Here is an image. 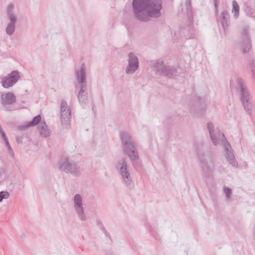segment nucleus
I'll return each instance as SVG.
<instances>
[{
    "label": "nucleus",
    "mask_w": 255,
    "mask_h": 255,
    "mask_svg": "<svg viewBox=\"0 0 255 255\" xmlns=\"http://www.w3.org/2000/svg\"><path fill=\"white\" fill-rule=\"evenodd\" d=\"M162 1L161 0H133L132 12L135 19L147 22L150 18H158L161 15Z\"/></svg>",
    "instance_id": "1"
},
{
    "label": "nucleus",
    "mask_w": 255,
    "mask_h": 255,
    "mask_svg": "<svg viewBox=\"0 0 255 255\" xmlns=\"http://www.w3.org/2000/svg\"><path fill=\"white\" fill-rule=\"evenodd\" d=\"M75 77L76 81L75 88L79 89L77 97L80 105L85 108L88 100L87 93L86 68L85 65L82 63L79 69L75 70Z\"/></svg>",
    "instance_id": "2"
},
{
    "label": "nucleus",
    "mask_w": 255,
    "mask_h": 255,
    "mask_svg": "<svg viewBox=\"0 0 255 255\" xmlns=\"http://www.w3.org/2000/svg\"><path fill=\"white\" fill-rule=\"evenodd\" d=\"M206 148V146L203 144L198 145L195 148V153L199 161L201 167L204 172L205 176L208 178L211 176L214 168V160L211 157L209 161L205 158L204 151Z\"/></svg>",
    "instance_id": "3"
},
{
    "label": "nucleus",
    "mask_w": 255,
    "mask_h": 255,
    "mask_svg": "<svg viewBox=\"0 0 255 255\" xmlns=\"http://www.w3.org/2000/svg\"><path fill=\"white\" fill-rule=\"evenodd\" d=\"M127 157L119 159L115 164L116 169L121 176L125 186L129 190H133L134 187V183L131 179L129 170L128 169Z\"/></svg>",
    "instance_id": "4"
},
{
    "label": "nucleus",
    "mask_w": 255,
    "mask_h": 255,
    "mask_svg": "<svg viewBox=\"0 0 255 255\" xmlns=\"http://www.w3.org/2000/svg\"><path fill=\"white\" fill-rule=\"evenodd\" d=\"M59 168L61 171L76 177L80 176L81 173L80 166L67 156H62L60 159Z\"/></svg>",
    "instance_id": "5"
},
{
    "label": "nucleus",
    "mask_w": 255,
    "mask_h": 255,
    "mask_svg": "<svg viewBox=\"0 0 255 255\" xmlns=\"http://www.w3.org/2000/svg\"><path fill=\"white\" fill-rule=\"evenodd\" d=\"M237 86L240 91L241 101L245 111L251 114L252 105L250 100V94L242 79L238 78L236 79Z\"/></svg>",
    "instance_id": "6"
},
{
    "label": "nucleus",
    "mask_w": 255,
    "mask_h": 255,
    "mask_svg": "<svg viewBox=\"0 0 255 255\" xmlns=\"http://www.w3.org/2000/svg\"><path fill=\"white\" fill-rule=\"evenodd\" d=\"M6 14L9 22L5 27V33L8 35H11L15 29V24L17 21V14L15 11L14 5L9 4L6 9Z\"/></svg>",
    "instance_id": "7"
},
{
    "label": "nucleus",
    "mask_w": 255,
    "mask_h": 255,
    "mask_svg": "<svg viewBox=\"0 0 255 255\" xmlns=\"http://www.w3.org/2000/svg\"><path fill=\"white\" fill-rule=\"evenodd\" d=\"M71 113V110L68 108L66 101L63 100L60 106V122L63 128H66L69 125Z\"/></svg>",
    "instance_id": "8"
},
{
    "label": "nucleus",
    "mask_w": 255,
    "mask_h": 255,
    "mask_svg": "<svg viewBox=\"0 0 255 255\" xmlns=\"http://www.w3.org/2000/svg\"><path fill=\"white\" fill-rule=\"evenodd\" d=\"M16 102V97L11 92L2 94L1 95V103L3 108L6 111H11L15 109L12 105Z\"/></svg>",
    "instance_id": "9"
},
{
    "label": "nucleus",
    "mask_w": 255,
    "mask_h": 255,
    "mask_svg": "<svg viewBox=\"0 0 255 255\" xmlns=\"http://www.w3.org/2000/svg\"><path fill=\"white\" fill-rule=\"evenodd\" d=\"M207 128L209 130L210 138L215 145H217L220 140L224 139V134L218 129H215L212 122L207 123Z\"/></svg>",
    "instance_id": "10"
},
{
    "label": "nucleus",
    "mask_w": 255,
    "mask_h": 255,
    "mask_svg": "<svg viewBox=\"0 0 255 255\" xmlns=\"http://www.w3.org/2000/svg\"><path fill=\"white\" fill-rule=\"evenodd\" d=\"M241 46L243 52L244 53H248L252 48L248 27H245L243 29L241 34Z\"/></svg>",
    "instance_id": "11"
},
{
    "label": "nucleus",
    "mask_w": 255,
    "mask_h": 255,
    "mask_svg": "<svg viewBox=\"0 0 255 255\" xmlns=\"http://www.w3.org/2000/svg\"><path fill=\"white\" fill-rule=\"evenodd\" d=\"M74 207L75 212L79 220L85 221L86 220V216L84 212L83 207L82 197L79 194H76L74 197Z\"/></svg>",
    "instance_id": "12"
},
{
    "label": "nucleus",
    "mask_w": 255,
    "mask_h": 255,
    "mask_svg": "<svg viewBox=\"0 0 255 255\" xmlns=\"http://www.w3.org/2000/svg\"><path fill=\"white\" fill-rule=\"evenodd\" d=\"M223 145L226 158L233 166L237 167L238 163L233 152V149L229 142L225 139L223 141Z\"/></svg>",
    "instance_id": "13"
},
{
    "label": "nucleus",
    "mask_w": 255,
    "mask_h": 255,
    "mask_svg": "<svg viewBox=\"0 0 255 255\" xmlns=\"http://www.w3.org/2000/svg\"><path fill=\"white\" fill-rule=\"evenodd\" d=\"M139 62L136 56L133 52H129L128 54V65L126 69L127 74L134 73L138 68Z\"/></svg>",
    "instance_id": "14"
},
{
    "label": "nucleus",
    "mask_w": 255,
    "mask_h": 255,
    "mask_svg": "<svg viewBox=\"0 0 255 255\" xmlns=\"http://www.w3.org/2000/svg\"><path fill=\"white\" fill-rule=\"evenodd\" d=\"M19 78V72L18 71H13L7 76L2 78V85L4 88H8L16 83Z\"/></svg>",
    "instance_id": "15"
},
{
    "label": "nucleus",
    "mask_w": 255,
    "mask_h": 255,
    "mask_svg": "<svg viewBox=\"0 0 255 255\" xmlns=\"http://www.w3.org/2000/svg\"><path fill=\"white\" fill-rule=\"evenodd\" d=\"M135 146V142L123 146L124 153L128 155L130 159H134L138 157V152Z\"/></svg>",
    "instance_id": "16"
},
{
    "label": "nucleus",
    "mask_w": 255,
    "mask_h": 255,
    "mask_svg": "<svg viewBox=\"0 0 255 255\" xmlns=\"http://www.w3.org/2000/svg\"><path fill=\"white\" fill-rule=\"evenodd\" d=\"M135 146V142L123 146L124 153L128 155L130 159H134L138 157V152Z\"/></svg>",
    "instance_id": "17"
},
{
    "label": "nucleus",
    "mask_w": 255,
    "mask_h": 255,
    "mask_svg": "<svg viewBox=\"0 0 255 255\" xmlns=\"http://www.w3.org/2000/svg\"><path fill=\"white\" fill-rule=\"evenodd\" d=\"M41 118L40 115H38L33 117V118L31 121L27 122L25 124L19 126L18 127V129L20 130H22L29 127L35 126L41 123Z\"/></svg>",
    "instance_id": "18"
},
{
    "label": "nucleus",
    "mask_w": 255,
    "mask_h": 255,
    "mask_svg": "<svg viewBox=\"0 0 255 255\" xmlns=\"http://www.w3.org/2000/svg\"><path fill=\"white\" fill-rule=\"evenodd\" d=\"M222 26L225 32L230 23V14L226 10L223 11L220 15Z\"/></svg>",
    "instance_id": "19"
},
{
    "label": "nucleus",
    "mask_w": 255,
    "mask_h": 255,
    "mask_svg": "<svg viewBox=\"0 0 255 255\" xmlns=\"http://www.w3.org/2000/svg\"><path fill=\"white\" fill-rule=\"evenodd\" d=\"M40 135L47 137L50 135L51 131L45 121H42L38 126Z\"/></svg>",
    "instance_id": "20"
},
{
    "label": "nucleus",
    "mask_w": 255,
    "mask_h": 255,
    "mask_svg": "<svg viewBox=\"0 0 255 255\" xmlns=\"http://www.w3.org/2000/svg\"><path fill=\"white\" fill-rule=\"evenodd\" d=\"M120 136L123 146L135 142L131 135L128 132H122Z\"/></svg>",
    "instance_id": "21"
},
{
    "label": "nucleus",
    "mask_w": 255,
    "mask_h": 255,
    "mask_svg": "<svg viewBox=\"0 0 255 255\" xmlns=\"http://www.w3.org/2000/svg\"><path fill=\"white\" fill-rule=\"evenodd\" d=\"M176 73L177 69L175 67L165 66L162 69L161 75L172 78L176 75Z\"/></svg>",
    "instance_id": "22"
},
{
    "label": "nucleus",
    "mask_w": 255,
    "mask_h": 255,
    "mask_svg": "<svg viewBox=\"0 0 255 255\" xmlns=\"http://www.w3.org/2000/svg\"><path fill=\"white\" fill-rule=\"evenodd\" d=\"M233 8L232 12L234 13V17L235 19H237L239 17V12H240V7L236 0H233L232 2Z\"/></svg>",
    "instance_id": "23"
},
{
    "label": "nucleus",
    "mask_w": 255,
    "mask_h": 255,
    "mask_svg": "<svg viewBox=\"0 0 255 255\" xmlns=\"http://www.w3.org/2000/svg\"><path fill=\"white\" fill-rule=\"evenodd\" d=\"M186 9L187 12V15L189 18L192 17V7L191 6V3L190 0H186L185 2Z\"/></svg>",
    "instance_id": "24"
},
{
    "label": "nucleus",
    "mask_w": 255,
    "mask_h": 255,
    "mask_svg": "<svg viewBox=\"0 0 255 255\" xmlns=\"http://www.w3.org/2000/svg\"><path fill=\"white\" fill-rule=\"evenodd\" d=\"M164 62L163 61H157L154 65V68L158 71L160 75L162 74V69L164 67Z\"/></svg>",
    "instance_id": "25"
},
{
    "label": "nucleus",
    "mask_w": 255,
    "mask_h": 255,
    "mask_svg": "<svg viewBox=\"0 0 255 255\" xmlns=\"http://www.w3.org/2000/svg\"><path fill=\"white\" fill-rule=\"evenodd\" d=\"M139 159V155H138V157L137 158H135L134 159H130L131 162H132V166L136 171H138L139 168L141 167V164L138 161Z\"/></svg>",
    "instance_id": "26"
},
{
    "label": "nucleus",
    "mask_w": 255,
    "mask_h": 255,
    "mask_svg": "<svg viewBox=\"0 0 255 255\" xmlns=\"http://www.w3.org/2000/svg\"><path fill=\"white\" fill-rule=\"evenodd\" d=\"M224 193L225 195V196H226L227 201L228 202L230 201V198H231V194H232L231 189H230L228 187H225L224 188Z\"/></svg>",
    "instance_id": "27"
},
{
    "label": "nucleus",
    "mask_w": 255,
    "mask_h": 255,
    "mask_svg": "<svg viewBox=\"0 0 255 255\" xmlns=\"http://www.w3.org/2000/svg\"><path fill=\"white\" fill-rule=\"evenodd\" d=\"M197 101L196 102V105H200V106L201 107V109H204L205 107V100L203 98L200 97H196ZM203 110H202L201 112L202 113Z\"/></svg>",
    "instance_id": "28"
},
{
    "label": "nucleus",
    "mask_w": 255,
    "mask_h": 255,
    "mask_svg": "<svg viewBox=\"0 0 255 255\" xmlns=\"http://www.w3.org/2000/svg\"><path fill=\"white\" fill-rule=\"evenodd\" d=\"M10 194L7 191H2L0 192V202L3 199H6L9 198Z\"/></svg>",
    "instance_id": "29"
},
{
    "label": "nucleus",
    "mask_w": 255,
    "mask_h": 255,
    "mask_svg": "<svg viewBox=\"0 0 255 255\" xmlns=\"http://www.w3.org/2000/svg\"><path fill=\"white\" fill-rule=\"evenodd\" d=\"M251 68L252 73V75L255 81V59L253 60L251 64Z\"/></svg>",
    "instance_id": "30"
},
{
    "label": "nucleus",
    "mask_w": 255,
    "mask_h": 255,
    "mask_svg": "<svg viewBox=\"0 0 255 255\" xmlns=\"http://www.w3.org/2000/svg\"><path fill=\"white\" fill-rule=\"evenodd\" d=\"M147 227L148 228L149 232H150L151 236H152L154 238H156L157 235V233L152 229V227L150 225L148 224Z\"/></svg>",
    "instance_id": "31"
},
{
    "label": "nucleus",
    "mask_w": 255,
    "mask_h": 255,
    "mask_svg": "<svg viewBox=\"0 0 255 255\" xmlns=\"http://www.w3.org/2000/svg\"><path fill=\"white\" fill-rule=\"evenodd\" d=\"M5 146H6L7 148V150L10 154V155L11 156H14V152L12 150V148L11 147L9 143V142L8 141H7L6 142V143H5Z\"/></svg>",
    "instance_id": "32"
},
{
    "label": "nucleus",
    "mask_w": 255,
    "mask_h": 255,
    "mask_svg": "<svg viewBox=\"0 0 255 255\" xmlns=\"http://www.w3.org/2000/svg\"><path fill=\"white\" fill-rule=\"evenodd\" d=\"M102 229L104 231L106 236L107 237H108V238H109L110 239H111V236H110V234L107 232V231L106 230L105 228H104V227L103 226H102Z\"/></svg>",
    "instance_id": "33"
},
{
    "label": "nucleus",
    "mask_w": 255,
    "mask_h": 255,
    "mask_svg": "<svg viewBox=\"0 0 255 255\" xmlns=\"http://www.w3.org/2000/svg\"><path fill=\"white\" fill-rule=\"evenodd\" d=\"M0 136H1V138L3 139V140H4L5 143H6V142H7V141H8L5 133H3Z\"/></svg>",
    "instance_id": "34"
},
{
    "label": "nucleus",
    "mask_w": 255,
    "mask_h": 255,
    "mask_svg": "<svg viewBox=\"0 0 255 255\" xmlns=\"http://www.w3.org/2000/svg\"><path fill=\"white\" fill-rule=\"evenodd\" d=\"M219 3V2H214V5H215V7H216V13L218 12L217 8H218Z\"/></svg>",
    "instance_id": "35"
},
{
    "label": "nucleus",
    "mask_w": 255,
    "mask_h": 255,
    "mask_svg": "<svg viewBox=\"0 0 255 255\" xmlns=\"http://www.w3.org/2000/svg\"><path fill=\"white\" fill-rule=\"evenodd\" d=\"M16 141L18 143L21 142V138H19L18 137H16Z\"/></svg>",
    "instance_id": "36"
},
{
    "label": "nucleus",
    "mask_w": 255,
    "mask_h": 255,
    "mask_svg": "<svg viewBox=\"0 0 255 255\" xmlns=\"http://www.w3.org/2000/svg\"><path fill=\"white\" fill-rule=\"evenodd\" d=\"M4 133L5 132L2 130V128H1V126L0 125V135H1V134H2L3 133Z\"/></svg>",
    "instance_id": "37"
},
{
    "label": "nucleus",
    "mask_w": 255,
    "mask_h": 255,
    "mask_svg": "<svg viewBox=\"0 0 255 255\" xmlns=\"http://www.w3.org/2000/svg\"><path fill=\"white\" fill-rule=\"evenodd\" d=\"M220 0H214V2H219Z\"/></svg>",
    "instance_id": "38"
},
{
    "label": "nucleus",
    "mask_w": 255,
    "mask_h": 255,
    "mask_svg": "<svg viewBox=\"0 0 255 255\" xmlns=\"http://www.w3.org/2000/svg\"><path fill=\"white\" fill-rule=\"evenodd\" d=\"M94 107H95V105H93V107H92V110H93V111H94Z\"/></svg>",
    "instance_id": "39"
}]
</instances>
